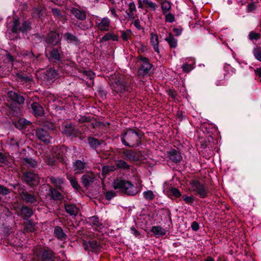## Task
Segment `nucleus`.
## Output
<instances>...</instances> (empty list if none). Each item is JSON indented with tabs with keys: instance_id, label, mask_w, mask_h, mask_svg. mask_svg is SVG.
I'll return each mask as SVG.
<instances>
[{
	"instance_id": "7",
	"label": "nucleus",
	"mask_w": 261,
	"mask_h": 261,
	"mask_svg": "<svg viewBox=\"0 0 261 261\" xmlns=\"http://www.w3.org/2000/svg\"><path fill=\"white\" fill-rule=\"evenodd\" d=\"M61 132L67 136L71 137H77L82 134V132L76 129L71 123L65 124L62 128Z\"/></svg>"
},
{
	"instance_id": "20",
	"label": "nucleus",
	"mask_w": 261,
	"mask_h": 261,
	"mask_svg": "<svg viewBox=\"0 0 261 261\" xmlns=\"http://www.w3.org/2000/svg\"><path fill=\"white\" fill-rule=\"evenodd\" d=\"M31 109L33 114L36 116H41L43 114V108L37 102H33L31 105Z\"/></svg>"
},
{
	"instance_id": "62",
	"label": "nucleus",
	"mask_w": 261,
	"mask_h": 261,
	"mask_svg": "<svg viewBox=\"0 0 261 261\" xmlns=\"http://www.w3.org/2000/svg\"><path fill=\"white\" fill-rule=\"evenodd\" d=\"M52 12L56 16L60 17L62 16L60 10L58 8H53Z\"/></svg>"
},
{
	"instance_id": "40",
	"label": "nucleus",
	"mask_w": 261,
	"mask_h": 261,
	"mask_svg": "<svg viewBox=\"0 0 261 261\" xmlns=\"http://www.w3.org/2000/svg\"><path fill=\"white\" fill-rule=\"evenodd\" d=\"M50 193L52 198L55 200H59L61 199L62 195L57 190L50 188L49 190Z\"/></svg>"
},
{
	"instance_id": "4",
	"label": "nucleus",
	"mask_w": 261,
	"mask_h": 261,
	"mask_svg": "<svg viewBox=\"0 0 261 261\" xmlns=\"http://www.w3.org/2000/svg\"><path fill=\"white\" fill-rule=\"evenodd\" d=\"M34 253L42 261H55V254L48 248H36Z\"/></svg>"
},
{
	"instance_id": "5",
	"label": "nucleus",
	"mask_w": 261,
	"mask_h": 261,
	"mask_svg": "<svg viewBox=\"0 0 261 261\" xmlns=\"http://www.w3.org/2000/svg\"><path fill=\"white\" fill-rule=\"evenodd\" d=\"M115 80L112 82V88L118 94H123L128 90V87L122 76H115Z\"/></svg>"
},
{
	"instance_id": "31",
	"label": "nucleus",
	"mask_w": 261,
	"mask_h": 261,
	"mask_svg": "<svg viewBox=\"0 0 261 261\" xmlns=\"http://www.w3.org/2000/svg\"><path fill=\"white\" fill-rule=\"evenodd\" d=\"M165 40L168 42L171 48H175L177 46V39L171 33H170L169 36L165 38Z\"/></svg>"
},
{
	"instance_id": "1",
	"label": "nucleus",
	"mask_w": 261,
	"mask_h": 261,
	"mask_svg": "<svg viewBox=\"0 0 261 261\" xmlns=\"http://www.w3.org/2000/svg\"><path fill=\"white\" fill-rule=\"evenodd\" d=\"M141 134L132 128L126 129L121 135V140L123 144L129 147L138 146L141 144Z\"/></svg>"
},
{
	"instance_id": "16",
	"label": "nucleus",
	"mask_w": 261,
	"mask_h": 261,
	"mask_svg": "<svg viewBox=\"0 0 261 261\" xmlns=\"http://www.w3.org/2000/svg\"><path fill=\"white\" fill-rule=\"evenodd\" d=\"M125 159L130 161H136L139 160L137 153L132 150H125L122 152Z\"/></svg>"
},
{
	"instance_id": "43",
	"label": "nucleus",
	"mask_w": 261,
	"mask_h": 261,
	"mask_svg": "<svg viewBox=\"0 0 261 261\" xmlns=\"http://www.w3.org/2000/svg\"><path fill=\"white\" fill-rule=\"evenodd\" d=\"M144 197L149 200H151L154 199L155 196L153 192L151 190H148L145 191L143 193Z\"/></svg>"
},
{
	"instance_id": "30",
	"label": "nucleus",
	"mask_w": 261,
	"mask_h": 261,
	"mask_svg": "<svg viewBox=\"0 0 261 261\" xmlns=\"http://www.w3.org/2000/svg\"><path fill=\"white\" fill-rule=\"evenodd\" d=\"M88 222L96 228H101L102 227V224L97 217L93 216L89 218Z\"/></svg>"
},
{
	"instance_id": "56",
	"label": "nucleus",
	"mask_w": 261,
	"mask_h": 261,
	"mask_svg": "<svg viewBox=\"0 0 261 261\" xmlns=\"http://www.w3.org/2000/svg\"><path fill=\"white\" fill-rule=\"evenodd\" d=\"M47 76L50 78V79H55L57 76V72L55 69H50L48 72Z\"/></svg>"
},
{
	"instance_id": "15",
	"label": "nucleus",
	"mask_w": 261,
	"mask_h": 261,
	"mask_svg": "<svg viewBox=\"0 0 261 261\" xmlns=\"http://www.w3.org/2000/svg\"><path fill=\"white\" fill-rule=\"evenodd\" d=\"M150 43L154 50L159 54L160 53L159 36L153 32L150 33Z\"/></svg>"
},
{
	"instance_id": "36",
	"label": "nucleus",
	"mask_w": 261,
	"mask_h": 261,
	"mask_svg": "<svg viewBox=\"0 0 261 261\" xmlns=\"http://www.w3.org/2000/svg\"><path fill=\"white\" fill-rule=\"evenodd\" d=\"M67 178L69 180L70 183L73 188H74L75 190H79L80 189V186L74 176L71 175H67Z\"/></svg>"
},
{
	"instance_id": "11",
	"label": "nucleus",
	"mask_w": 261,
	"mask_h": 261,
	"mask_svg": "<svg viewBox=\"0 0 261 261\" xmlns=\"http://www.w3.org/2000/svg\"><path fill=\"white\" fill-rule=\"evenodd\" d=\"M36 134L38 138L45 144H48L50 142L51 137L49 133L42 128H38L36 130Z\"/></svg>"
},
{
	"instance_id": "12",
	"label": "nucleus",
	"mask_w": 261,
	"mask_h": 261,
	"mask_svg": "<svg viewBox=\"0 0 261 261\" xmlns=\"http://www.w3.org/2000/svg\"><path fill=\"white\" fill-rule=\"evenodd\" d=\"M83 247L85 250L91 252H97L100 248L98 242L95 240L84 242Z\"/></svg>"
},
{
	"instance_id": "57",
	"label": "nucleus",
	"mask_w": 261,
	"mask_h": 261,
	"mask_svg": "<svg viewBox=\"0 0 261 261\" xmlns=\"http://www.w3.org/2000/svg\"><path fill=\"white\" fill-rule=\"evenodd\" d=\"M253 54L255 58L261 62V52L258 49H254Z\"/></svg>"
},
{
	"instance_id": "49",
	"label": "nucleus",
	"mask_w": 261,
	"mask_h": 261,
	"mask_svg": "<svg viewBox=\"0 0 261 261\" xmlns=\"http://www.w3.org/2000/svg\"><path fill=\"white\" fill-rule=\"evenodd\" d=\"M182 198L187 204H191L194 202V198L192 196H189L188 195H183Z\"/></svg>"
},
{
	"instance_id": "10",
	"label": "nucleus",
	"mask_w": 261,
	"mask_h": 261,
	"mask_svg": "<svg viewBox=\"0 0 261 261\" xmlns=\"http://www.w3.org/2000/svg\"><path fill=\"white\" fill-rule=\"evenodd\" d=\"M138 58L139 60L141 62V66L139 69L140 72L143 75L148 74L152 66L148 59L142 56H140Z\"/></svg>"
},
{
	"instance_id": "46",
	"label": "nucleus",
	"mask_w": 261,
	"mask_h": 261,
	"mask_svg": "<svg viewBox=\"0 0 261 261\" xmlns=\"http://www.w3.org/2000/svg\"><path fill=\"white\" fill-rule=\"evenodd\" d=\"M10 109L11 112H10V115H11V116H17L20 114V110L19 107L15 106L14 109L12 108H10Z\"/></svg>"
},
{
	"instance_id": "35",
	"label": "nucleus",
	"mask_w": 261,
	"mask_h": 261,
	"mask_svg": "<svg viewBox=\"0 0 261 261\" xmlns=\"http://www.w3.org/2000/svg\"><path fill=\"white\" fill-rule=\"evenodd\" d=\"M74 170L77 172H82L86 166V163L81 160L76 161L73 164Z\"/></svg>"
},
{
	"instance_id": "37",
	"label": "nucleus",
	"mask_w": 261,
	"mask_h": 261,
	"mask_svg": "<svg viewBox=\"0 0 261 261\" xmlns=\"http://www.w3.org/2000/svg\"><path fill=\"white\" fill-rule=\"evenodd\" d=\"M22 162L24 165L30 167H34L37 165V162L31 158H24Z\"/></svg>"
},
{
	"instance_id": "19",
	"label": "nucleus",
	"mask_w": 261,
	"mask_h": 261,
	"mask_svg": "<svg viewBox=\"0 0 261 261\" xmlns=\"http://www.w3.org/2000/svg\"><path fill=\"white\" fill-rule=\"evenodd\" d=\"M70 11L73 15L80 20H84L86 18V12L84 10L76 8H72Z\"/></svg>"
},
{
	"instance_id": "13",
	"label": "nucleus",
	"mask_w": 261,
	"mask_h": 261,
	"mask_svg": "<svg viewBox=\"0 0 261 261\" xmlns=\"http://www.w3.org/2000/svg\"><path fill=\"white\" fill-rule=\"evenodd\" d=\"M8 97L12 100L13 102L19 105L23 103L24 101V99L23 96L12 91L8 92Z\"/></svg>"
},
{
	"instance_id": "25",
	"label": "nucleus",
	"mask_w": 261,
	"mask_h": 261,
	"mask_svg": "<svg viewBox=\"0 0 261 261\" xmlns=\"http://www.w3.org/2000/svg\"><path fill=\"white\" fill-rule=\"evenodd\" d=\"M160 4L163 14H166L170 12L171 9V3L169 1L167 0L162 1Z\"/></svg>"
},
{
	"instance_id": "53",
	"label": "nucleus",
	"mask_w": 261,
	"mask_h": 261,
	"mask_svg": "<svg viewBox=\"0 0 261 261\" xmlns=\"http://www.w3.org/2000/svg\"><path fill=\"white\" fill-rule=\"evenodd\" d=\"M83 74L87 79L92 80L94 78V74L91 71H85Z\"/></svg>"
},
{
	"instance_id": "52",
	"label": "nucleus",
	"mask_w": 261,
	"mask_h": 261,
	"mask_svg": "<svg viewBox=\"0 0 261 261\" xmlns=\"http://www.w3.org/2000/svg\"><path fill=\"white\" fill-rule=\"evenodd\" d=\"M249 37L251 40H257L259 38V34L255 32H251L249 34Z\"/></svg>"
},
{
	"instance_id": "32",
	"label": "nucleus",
	"mask_w": 261,
	"mask_h": 261,
	"mask_svg": "<svg viewBox=\"0 0 261 261\" xmlns=\"http://www.w3.org/2000/svg\"><path fill=\"white\" fill-rule=\"evenodd\" d=\"M21 213L23 217V219H27L31 217L33 214V212L31 208L27 207V206H22L21 209Z\"/></svg>"
},
{
	"instance_id": "28",
	"label": "nucleus",
	"mask_w": 261,
	"mask_h": 261,
	"mask_svg": "<svg viewBox=\"0 0 261 261\" xmlns=\"http://www.w3.org/2000/svg\"><path fill=\"white\" fill-rule=\"evenodd\" d=\"M50 182L57 188L61 190V185L64 182V179L59 177H49Z\"/></svg>"
},
{
	"instance_id": "18",
	"label": "nucleus",
	"mask_w": 261,
	"mask_h": 261,
	"mask_svg": "<svg viewBox=\"0 0 261 261\" xmlns=\"http://www.w3.org/2000/svg\"><path fill=\"white\" fill-rule=\"evenodd\" d=\"M95 176L92 173H88L84 175L81 178L82 185L85 187L89 186L94 181Z\"/></svg>"
},
{
	"instance_id": "48",
	"label": "nucleus",
	"mask_w": 261,
	"mask_h": 261,
	"mask_svg": "<svg viewBox=\"0 0 261 261\" xmlns=\"http://www.w3.org/2000/svg\"><path fill=\"white\" fill-rule=\"evenodd\" d=\"M164 15H165L166 21L170 23H172L175 21L174 16L172 14L168 12Z\"/></svg>"
},
{
	"instance_id": "51",
	"label": "nucleus",
	"mask_w": 261,
	"mask_h": 261,
	"mask_svg": "<svg viewBox=\"0 0 261 261\" xmlns=\"http://www.w3.org/2000/svg\"><path fill=\"white\" fill-rule=\"evenodd\" d=\"M171 194L175 197H179L181 196V193L179 190L175 188H172L170 190Z\"/></svg>"
},
{
	"instance_id": "38",
	"label": "nucleus",
	"mask_w": 261,
	"mask_h": 261,
	"mask_svg": "<svg viewBox=\"0 0 261 261\" xmlns=\"http://www.w3.org/2000/svg\"><path fill=\"white\" fill-rule=\"evenodd\" d=\"M117 168L122 170H127L129 168V165L122 160H118L116 163Z\"/></svg>"
},
{
	"instance_id": "17",
	"label": "nucleus",
	"mask_w": 261,
	"mask_h": 261,
	"mask_svg": "<svg viewBox=\"0 0 261 261\" xmlns=\"http://www.w3.org/2000/svg\"><path fill=\"white\" fill-rule=\"evenodd\" d=\"M65 211L71 216H76L79 213V208L74 204L66 203L64 205Z\"/></svg>"
},
{
	"instance_id": "54",
	"label": "nucleus",
	"mask_w": 261,
	"mask_h": 261,
	"mask_svg": "<svg viewBox=\"0 0 261 261\" xmlns=\"http://www.w3.org/2000/svg\"><path fill=\"white\" fill-rule=\"evenodd\" d=\"M78 121L80 123H85L87 122H90L91 119L90 117L86 116H80L79 118H77Z\"/></svg>"
},
{
	"instance_id": "45",
	"label": "nucleus",
	"mask_w": 261,
	"mask_h": 261,
	"mask_svg": "<svg viewBox=\"0 0 261 261\" xmlns=\"http://www.w3.org/2000/svg\"><path fill=\"white\" fill-rule=\"evenodd\" d=\"M31 24L28 21H24L22 24V26L20 28V31L22 33H24L30 29Z\"/></svg>"
},
{
	"instance_id": "14",
	"label": "nucleus",
	"mask_w": 261,
	"mask_h": 261,
	"mask_svg": "<svg viewBox=\"0 0 261 261\" xmlns=\"http://www.w3.org/2000/svg\"><path fill=\"white\" fill-rule=\"evenodd\" d=\"M60 41L59 35L55 32H50L47 35L46 42L53 45H56Z\"/></svg>"
},
{
	"instance_id": "58",
	"label": "nucleus",
	"mask_w": 261,
	"mask_h": 261,
	"mask_svg": "<svg viewBox=\"0 0 261 261\" xmlns=\"http://www.w3.org/2000/svg\"><path fill=\"white\" fill-rule=\"evenodd\" d=\"M191 228L193 230L197 231L199 228V225L198 222L194 221L191 225Z\"/></svg>"
},
{
	"instance_id": "27",
	"label": "nucleus",
	"mask_w": 261,
	"mask_h": 261,
	"mask_svg": "<svg viewBox=\"0 0 261 261\" xmlns=\"http://www.w3.org/2000/svg\"><path fill=\"white\" fill-rule=\"evenodd\" d=\"M30 124L31 122L24 118H20L14 123L15 126L19 129H22Z\"/></svg>"
},
{
	"instance_id": "59",
	"label": "nucleus",
	"mask_w": 261,
	"mask_h": 261,
	"mask_svg": "<svg viewBox=\"0 0 261 261\" xmlns=\"http://www.w3.org/2000/svg\"><path fill=\"white\" fill-rule=\"evenodd\" d=\"M256 9V6L252 3L248 4L247 5V11L251 12Z\"/></svg>"
},
{
	"instance_id": "47",
	"label": "nucleus",
	"mask_w": 261,
	"mask_h": 261,
	"mask_svg": "<svg viewBox=\"0 0 261 261\" xmlns=\"http://www.w3.org/2000/svg\"><path fill=\"white\" fill-rule=\"evenodd\" d=\"M19 21L18 19H15L14 20L13 25L12 26V32L15 33H17L20 31V28H19Z\"/></svg>"
},
{
	"instance_id": "60",
	"label": "nucleus",
	"mask_w": 261,
	"mask_h": 261,
	"mask_svg": "<svg viewBox=\"0 0 261 261\" xmlns=\"http://www.w3.org/2000/svg\"><path fill=\"white\" fill-rule=\"evenodd\" d=\"M11 146L13 150H17L18 149V143L15 142L14 140H11Z\"/></svg>"
},
{
	"instance_id": "63",
	"label": "nucleus",
	"mask_w": 261,
	"mask_h": 261,
	"mask_svg": "<svg viewBox=\"0 0 261 261\" xmlns=\"http://www.w3.org/2000/svg\"><path fill=\"white\" fill-rule=\"evenodd\" d=\"M44 126L49 129H54L55 128L54 124L51 122H47L45 123Z\"/></svg>"
},
{
	"instance_id": "39",
	"label": "nucleus",
	"mask_w": 261,
	"mask_h": 261,
	"mask_svg": "<svg viewBox=\"0 0 261 261\" xmlns=\"http://www.w3.org/2000/svg\"><path fill=\"white\" fill-rule=\"evenodd\" d=\"M192 61V63L191 64L185 63L182 65L181 68L183 71L185 72H189L194 69V64H195V62L194 61Z\"/></svg>"
},
{
	"instance_id": "55",
	"label": "nucleus",
	"mask_w": 261,
	"mask_h": 261,
	"mask_svg": "<svg viewBox=\"0 0 261 261\" xmlns=\"http://www.w3.org/2000/svg\"><path fill=\"white\" fill-rule=\"evenodd\" d=\"M10 193V191L7 188L0 185V195H6Z\"/></svg>"
},
{
	"instance_id": "9",
	"label": "nucleus",
	"mask_w": 261,
	"mask_h": 261,
	"mask_svg": "<svg viewBox=\"0 0 261 261\" xmlns=\"http://www.w3.org/2000/svg\"><path fill=\"white\" fill-rule=\"evenodd\" d=\"M25 181L30 186H36L40 182L38 175L32 172H27L23 174Z\"/></svg>"
},
{
	"instance_id": "33",
	"label": "nucleus",
	"mask_w": 261,
	"mask_h": 261,
	"mask_svg": "<svg viewBox=\"0 0 261 261\" xmlns=\"http://www.w3.org/2000/svg\"><path fill=\"white\" fill-rule=\"evenodd\" d=\"M102 140H99L93 137H90L88 139V142L91 148L95 149L98 146L102 143Z\"/></svg>"
},
{
	"instance_id": "34",
	"label": "nucleus",
	"mask_w": 261,
	"mask_h": 261,
	"mask_svg": "<svg viewBox=\"0 0 261 261\" xmlns=\"http://www.w3.org/2000/svg\"><path fill=\"white\" fill-rule=\"evenodd\" d=\"M64 39L67 41L68 43H76L78 42V39L75 35L69 33H66L64 34Z\"/></svg>"
},
{
	"instance_id": "42",
	"label": "nucleus",
	"mask_w": 261,
	"mask_h": 261,
	"mask_svg": "<svg viewBox=\"0 0 261 261\" xmlns=\"http://www.w3.org/2000/svg\"><path fill=\"white\" fill-rule=\"evenodd\" d=\"M131 35L132 31L130 30L121 32V37L123 41H127L131 37Z\"/></svg>"
},
{
	"instance_id": "8",
	"label": "nucleus",
	"mask_w": 261,
	"mask_h": 261,
	"mask_svg": "<svg viewBox=\"0 0 261 261\" xmlns=\"http://www.w3.org/2000/svg\"><path fill=\"white\" fill-rule=\"evenodd\" d=\"M166 156L168 162L174 164L179 163L182 159L180 152L175 149L167 151L166 153Z\"/></svg>"
},
{
	"instance_id": "22",
	"label": "nucleus",
	"mask_w": 261,
	"mask_h": 261,
	"mask_svg": "<svg viewBox=\"0 0 261 261\" xmlns=\"http://www.w3.org/2000/svg\"><path fill=\"white\" fill-rule=\"evenodd\" d=\"M20 196L21 198L28 203H34L37 201L36 197L33 195L28 193L27 192H22Z\"/></svg>"
},
{
	"instance_id": "21",
	"label": "nucleus",
	"mask_w": 261,
	"mask_h": 261,
	"mask_svg": "<svg viewBox=\"0 0 261 261\" xmlns=\"http://www.w3.org/2000/svg\"><path fill=\"white\" fill-rule=\"evenodd\" d=\"M55 236L60 241H64L66 239L67 236L62 228L60 226H56L54 231Z\"/></svg>"
},
{
	"instance_id": "64",
	"label": "nucleus",
	"mask_w": 261,
	"mask_h": 261,
	"mask_svg": "<svg viewBox=\"0 0 261 261\" xmlns=\"http://www.w3.org/2000/svg\"><path fill=\"white\" fill-rule=\"evenodd\" d=\"M114 170V167H112V166H110V167H104L103 168V172H109V171H113Z\"/></svg>"
},
{
	"instance_id": "3",
	"label": "nucleus",
	"mask_w": 261,
	"mask_h": 261,
	"mask_svg": "<svg viewBox=\"0 0 261 261\" xmlns=\"http://www.w3.org/2000/svg\"><path fill=\"white\" fill-rule=\"evenodd\" d=\"M189 190L202 198L206 197L208 194V190L206 185L198 180H192L190 182Z\"/></svg>"
},
{
	"instance_id": "41",
	"label": "nucleus",
	"mask_w": 261,
	"mask_h": 261,
	"mask_svg": "<svg viewBox=\"0 0 261 261\" xmlns=\"http://www.w3.org/2000/svg\"><path fill=\"white\" fill-rule=\"evenodd\" d=\"M9 166L7 157L3 153L0 152V166Z\"/></svg>"
},
{
	"instance_id": "26",
	"label": "nucleus",
	"mask_w": 261,
	"mask_h": 261,
	"mask_svg": "<svg viewBox=\"0 0 261 261\" xmlns=\"http://www.w3.org/2000/svg\"><path fill=\"white\" fill-rule=\"evenodd\" d=\"M136 7L134 2L129 3L128 9L126 11L127 15L129 18L133 19L135 18V13L136 12Z\"/></svg>"
},
{
	"instance_id": "2",
	"label": "nucleus",
	"mask_w": 261,
	"mask_h": 261,
	"mask_svg": "<svg viewBox=\"0 0 261 261\" xmlns=\"http://www.w3.org/2000/svg\"><path fill=\"white\" fill-rule=\"evenodd\" d=\"M113 187L115 190L125 193L128 195H135L140 191V189L135 186L130 181L123 179L121 178H117L113 183Z\"/></svg>"
},
{
	"instance_id": "44",
	"label": "nucleus",
	"mask_w": 261,
	"mask_h": 261,
	"mask_svg": "<svg viewBox=\"0 0 261 261\" xmlns=\"http://www.w3.org/2000/svg\"><path fill=\"white\" fill-rule=\"evenodd\" d=\"M62 149V151H59V152H56L55 153V156L57 157V158L61 162L64 163L65 162V158H64V156H65V155H64V153L63 152V149H64L65 150H66V149Z\"/></svg>"
},
{
	"instance_id": "24",
	"label": "nucleus",
	"mask_w": 261,
	"mask_h": 261,
	"mask_svg": "<svg viewBox=\"0 0 261 261\" xmlns=\"http://www.w3.org/2000/svg\"><path fill=\"white\" fill-rule=\"evenodd\" d=\"M46 55L49 59H52L55 61H59L61 60V55L57 49H53Z\"/></svg>"
},
{
	"instance_id": "6",
	"label": "nucleus",
	"mask_w": 261,
	"mask_h": 261,
	"mask_svg": "<svg viewBox=\"0 0 261 261\" xmlns=\"http://www.w3.org/2000/svg\"><path fill=\"white\" fill-rule=\"evenodd\" d=\"M95 24L98 30L102 32L109 31L112 27L111 20L108 17H95Z\"/></svg>"
},
{
	"instance_id": "29",
	"label": "nucleus",
	"mask_w": 261,
	"mask_h": 261,
	"mask_svg": "<svg viewBox=\"0 0 261 261\" xmlns=\"http://www.w3.org/2000/svg\"><path fill=\"white\" fill-rule=\"evenodd\" d=\"M110 40L118 41V36L113 33H107L101 38L100 41L101 42H106Z\"/></svg>"
},
{
	"instance_id": "61",
	"label": "nucleus",
	"mask_w": 261,
	"mask_h": 261,
	"mask_svg": "<svg viewBox=\"0 0 261 261\" xmlns=\"http://www.w3.org/2000/svg\"><path fill=\"white\" fill-rule=\"evenodd\" d=\"M110 11L113 17L116 18H118V15L116 13V9L115 8H111L110 9Z\"/></svg>"
},
{
	"instance_id": "50",
	"label": "nucleus",
	"mask_w": 261,
	"mask_h": 261,
	"mask_svg": "<svg viewBox=\"0 0 261 261\" xmlns=\"http://www.w3.org/2000/svg\"><path fill=\"white\" fill-rule=\"evenodd\" d=\"M116 196V193L113 191H109L105 193L106 199L110 200Z\"/></svg>"
},
{
	"instance_id": "23",
	"label": "nucleus",
	"mask_w": 261,
	"mask_h": 261,
	"mask_svg": "<svg viewBox=\"0 0 261 261\" xmlns=\"http://www.w3.org/2000/svg\"><path fill=\"white\" fill-rule=\"evenodd\" d=\"M151 231L156 237H161L166 234V231L165 229L161 227L160 226H153Z\"/></svg>"
}]
</instances>
